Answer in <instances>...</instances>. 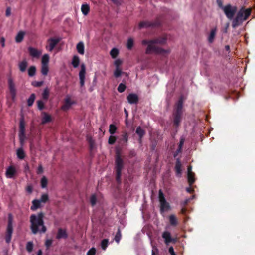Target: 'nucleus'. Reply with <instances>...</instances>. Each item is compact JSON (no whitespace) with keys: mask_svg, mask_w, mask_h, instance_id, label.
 I'll return each instance as SVG.
<instances>
[{"mask_svg":"<svg viewBox=\"0 0 255 255\" xmlns=\"http://www.w3.org/2000/svg\"><path fill=\"white\" fill-rule=\"evenodd\" d=\"M44 213L42 212L37 215L32 214L30 217V229L33 234L37 233H45L47 231V228L44 225L43 221Z\"/></svg>","mask_w":255,"mask_h":255,"instance_id":"f257e3e1","label":"nucleus"},{"mask_svg":"<svg viewBox=\"0 0 255 255\" xmlns=\"http://www.w3.org/2000/svg\"><path fill=\"white\" fill-rule=\"evenodd\" d=\"M251 10L250 8L245 9L242 7L237 12L236 17L233 19L232 26L235 28L241 25L243 22L246 20L251 15Z\"/></svg>","mask_w":255,"mask_h":255,"instance_id":"f03ea898","label":"nucleus"},{"mask_svg":"<svg viewBox=\"0 0 255 255\" xmlns=\"http://www.w3.org/2000/svg\"><path fill=\"white\" fill-rule=\"evenodd\" d=\"M184 98L183 95L179 97V99L176 104L174 111L173 113V123L174 125L178 127L180 124L183 114V102Z\"/></svg>","mask_w":255,"mask_h":255,"instance_id":"7ed1b4c3","label":"nucleus"},{"mask_svg":"<svg viewBox=\"0 0 255 255\" xmlns=\"http://www.w3.org/2000/svg\"><path fill=\"white\" fill-rule=\"evenodd\" d=\"M217 3L219 7L223 10L225 15L229 19L233 20L234 19V17L237 11V7L236 6H232L230 4L223 6L222 0H217Z\"/></svg>","mask_w":255,"mask_h":255,"instance_id":"20e7f679","label":"nucleus"},{"mask_svg":"<svg viewBox=\"0 0 255 255\" xmlns=\"http://www.w3.org/2000/svg\"><path fill=\"white\" fill-rule=\"evenodd\" d=\"M151 40L148 41L146 40H144L142 41L143 45L148 44L146 50V54H149L152 51L158 54H169L170 52V50H165L161 47L153 45L152 42H151Z\"/></svg>","mask_w":255,"mask_h":255,"instance_id":"39448f33","label":"nucleus"},{"mask_svg":"<svg viewBox=\"0 0 255 255\" xmlns=\"http://www.w3.org/2000/svg\"><path fill=\"white\" fill-rule=\"evenodd\" d=\"M124 167V161L121 158L118 152H116L115 157L116 180L118 184L121 183V172Z\"/></svg>","mask_w":255,"mask_h":255,"instance_id":"423d86ee","label":"nucleus"},{"mask_svg":"<svg viewBox=\"0 0 255 255\" xmlns=\"http://www.w3.org/2000/svg\"><path fill=\"white\" fill-rule=\"evenodd\" d=\"M159 201L160 202V211L161 213H163L165 211H167L170 209V206L167 202L164 197V195L162 191L160 189L159 191Z\"/></svg>","mask_w":255,"mask_h":255,"instance_id":"0eeeda50","label":"nucleus"},{"mask_svg":"<svg viewBox=\"0 0 255 255\" xmlns=\"http://www.w3.org/2000/svg\"><path fill=\"white\" fill-rule=\"evenodd\" d=\"M12 220L13 218L11 214H9L6 233L5 238V241L7 243H9L11 239L12 234L13 233Z\"/></svg>","mask_w":255,"mask_h":255,"instance_id":"6e6552de","label":"nucleus"},{"mask_svg":"<svg viewBox=\"0 0 255 255\" xmlns=\"http://www.w3.org/2000/svg\"><path fill=\"white\" fill-rule=\"evenodd\" d=\"M161 22L159 18H157L154 21H143L139 24V28H154L160 26Z\"/></svg>","mask_w":255,"mask_h":255,"instance_id":"1a4fd4ad","label":"nucleus"},{"mask_svg":"<svg viewBox=\"0 0 255 255\" xmlns=\"http://www.w3.org/2000/svg\"><path fill=\"white\" fill-rule=\"evenodd\" d=\"M19 137L20 144L21 145H23L24 141L25 138V122L23 116H22L20 119L19 121Z\"/></svg>","mask_w":255,"mask_h":255,"instance_id":"9d476101","label":"nucleus"},{"mask_svg":"<svg viewBox=\"0 0 255 255\" xmlns=\"http://www.w3.org/2000/svg\"><path fill=\"white\" fill-rule=\"evenodd\" d=\"M61 38L60 37L50 38L47 41V44L46 45V49L49 52L53 51L55 47L61 41Z\"/></svg>","mask_w":255,"mask_h":255,"instance_id":"9b49d317","label":"nucleus"},{"mask_svg":"<svg viewBox=\"0 0 255 255\" xmlns=\"http://www.w3.org/2000/svg\"><path fill=\"white\" fill-rule=\"evenodd\" d=\"M86 74V67L84 63L81 65V69L79 73V77L80 79V84L81 87H83L85 83Z\"/></svg>","mask_w":255,"mask_h":255,"instance_id":"f8f14e48","label":"nucleus"},{"mask_svg":"<svg viewBox=\"0 0 255 255\" xmlns=\"http://www.w3.org/2000/svg\"><path fill=\"white\" fill-rule=\"evenodd\" d=\"M8 88L11 96V98L14 100L16 97V90L15 87V84L11 78L8 79Z\"/></svg>","mask_w":255,"mask_h":255,"instance_id":"ddd939ff","label":"nucleus"},{"mask_svg":"<svg viewBox=\"0 0 255 255\" xmlns=\"http://www.w3.org/2000/svg\"><path fill=\"white\" fill-rule=\"evenodd\" d=\"M162 237L164 239L165 243L168 245L170 243H175L177 241L176 239L171 237V233L168 231H164L162 233Z\"/></svg>","mask_w":255,"mask_h":255,"instance_id":"4468645a","label":"nucleus"},{"mask_svg":"<svg viewBox=\"0 0 255 255\" xmlns=\"http://www.w3.org/2000/svg\"><path fill=\"white\" fill-rule=\"evenodd\" d=\"M127 99L128 102L130 104H136L139 101V98L137 94L134 93H130L127 96Z\"/></svg>","mask_w":255,"mask_h":255,"instance_id":"2eb2a0df","label":"nucleus"},{"mask_svg":"<svg viewBox=\"0 0 255 255\" xmlns=\"http://www.w3.org/2000/svg\"><path fill=\"white\" fill-rule=\"evenodd\" d=\"M28 50L30 55L34 58H39L41 54V51L32 47H28Z\"/></svg>","mask_w":255,"mask_h":255,"instance_id":"dca6fc26","label":"nucleus"},{"mask_svg":"<svg viewBox=\"0 0 255 255\" xmlns=\"http://www.w3.org/2000/svg\"><path fill=\"white\" fill-rule=\"evenodd\" d=\"M67 237L68 234L67 233L66 230L62 228H59L58 230L57 234L56 235V239L59 240L62 238L66 239Z\"/></svg>","mask_w":255,"mask_h":255,"instance_id":"f3484780","label":"nucleus"},{"mask_svg":"<svg viewBox=\"0 0 255 255\" xmlns=\"http://www.w3.org/2000/svg\"><path fill=\"white\" fill-rule=\"evenodd\" d=\"M181 162L179 158L176 159L175 166V169L176 171V175L177 176L180 177L182 173V170H181Z\"/></svg>","mask_w":255,"mask_h":255,"instance_id":"a211bd4d","label":"nucleus"},{"mask_svg":"<svg viewBox=\"0 0 255 255\" xmlns=\"http://www.w3.org/2000/svg\"><path fill=\"white\" fill-rule=\"evenodd\" d=\"M217 32V27L213 28L210 32V33L208 38V41L210 43H212L215 39Z\"/></svg>","mask_w":255,"mask_h":255,"instance_id":"6ab92c4d","label":"nucleus"},{"mask_svg":"<svg viewBox=\"0 0 255 255\" xmlns=\"http://www.w3.org/2000/svg\"><path fill=\"white\" fill-rule=\"evenodd\" d=\"M15 173L16 170L13 166H9L6 171V175L8 178H12Z\"/></svg>","mask_w":255,"mask_h":255,"instance_id":"aec40b11","label":"nucleus"},{"mask_svg":"<svg viewBox=\"0 0 255 255\" xmlns=\"http://www.w3.org/2000/svg\"><path fill=\"white\" fill-rule=\"evenodd\" d=\"M167 38L166 37H159L153 40H152L151 42H152L153 45L154 44H164L166 43Z\"/></svg>","mask_w":255,"mask_h":255,"instance_id":"412c9836","label":"nucleus"},{"mask_svg":"<svg viewBox=\"0 0 255 255\" xmlns=\"http://www.w3.org/2000/svg\"><path fill=\"white\" fill-rule=\"evenodd\" d=\"M32 205L31 206V210L35 211L41 207V202L38 199H34L32 202Z\"/></svg>","mask_w":255,"mask_h":255,"instance_id":"4be33fe9","label":"nucleus"},{"mask_svg":"<svg viewBox=\"0 0 255 255\" xmlns=\"http://www.w3.org/2000/svg\"><path fill=\"white\" fill-rule=\"evenodd\" d=\"M27 66L28 63L25 59L19 62L18 64L19 69L20 71L22 72H24L25 71Z\"/></svg>","mask_w":255,"mask_h":255,"instance_id":"5701e85b","label":"nucleus"},{"mask_svg":"<svg viewBox=\"0 0 255 255\" xmlns=\"http://www.w3.org/2000/svg\"><path fill=\"white\" fill-rule=\"evenodd\" d=\"M136 133L139 137V141H141L142 137L145 134V131L142 129L140 126L138 127L136 130Z\"/></svg>","mask_w":255,"mask_h":255,"instance_id":"b1692460","label":"nucleus"},{"mask_svg":"<svg viewBox=\"0 0 255 255\" xmlns=\"http://www.w3.org/2000/svg\"><path fill=\"white\" fill-rule=\"evenodd\" d=\"M42 114L43 115V117H42L41 120L42 124H45L50 122L51 121V116L48 115L46 112H43Z\"/></svg>","mask_w":255,"mask_h":255,"instance_id":"393cba45","label":"nucleus"},{"mask_svg":"<svg viewBox=\"0 0 255 255\" xmlns=\"http://www.w3.org/2000/svg\"><path fill=\"white\" fill-rule=\"evenodd\" d=\"M77 52L81 55L84 54V45L82 42H79L76 46Z\"/></svg>","mask_w":255,"mask_h":255,"instance_id":"a878e982","label":"nucleus"},{"mask_svg":"<svg viewBox=\"0 0 255 255\" xmlns=\"http://www.w3.org/2000/svg\"><path fill=\"white\" fill-rule=\"evenodd\" d=\"M80 63V59L79 57L77 55H74L73 57L71 64L73 65L74 68H77L78 67Z\"/></svg>","mask_w":255,"mask_h":255,"instance_id":"bb28decb","label":"nucleus"},{"mask_svg":"<svg viewBox=\"0 0 255 255\" xmlns=\"http://www.w3.org/2000/svg\"><path fill=\"white\" fill-rule=\"evenodd\" d=\"M16 154L17 157L20 159H23L25 156L24 151L22 147L17 149Z\"/></svg>","mask_w":255,"mask_h":255,"instance_id":"cd10ccee","label":"nucleus"},{"mask_svg":"<svg viewBox=\"0 0 255 255\" xmlns=\"http://www.w3.org/2000/svg\"><path fill=\"white\" fill-rule=\"evenodd\" d=\"M72 104L70 99L69 98H66L65 99V104L62 106V109L66 110L69 109Z\"/></svg>","mask_w":255,"mask_h":255,"instance_id":"c85d7f7f","label":"nucleus"},{"mask_svg":"<svg viewBox=\"0 0 255 255\" xmlns=\"http://www.w3.org/2000/svg\"><path fill=\"white\" fill-rule=\"evenodd\" d=\"M90 7L88 4H84L82 5L81 11L84 15H87L89 12Z\"/></svg>","mask_w":255,"mask_h":255,"instance_id":"c756f323","label":"nucleus"},{"mask_svg":"<svg viewBox=\"0 0 255 255\" xmlns=\"http://www.w3.org/2000/svg\"><path fill=\"white\" fill-rule=\"evenodd\" d=\"M188 181L190 186H191L195 182L194 173H187Z\"/></svg>","mask_w":255,"mask_h":255,"instance_id":"7c9ffc66","label":"nucleus"},{"mask_svg":"<svg viewBox=\"0 0 255 255\" xmlns=\"http://www.w3.org/2000/svg\"><path fill=\"white\" fill-rule=\"evenodd\" d=\"M49 61V56L47 54H44L41 60L42 65H48V62Z\"/></svg>","mask_w":255,"mask_h":255,"instance_id":"2f4dec72","label":"nucleus"},{"mask_svg":"<svg viewBox=\"0 0 255 255\" xmlns=\"http://www.w3.org/2000/svg\"><path fill=\"white\" fill-rule=\"evenodd\" d=\"M35 95L34 93H32L30 95V97L27 100V105L30 107L31 106L35 100Z\"/></svg>","mask_w":255,"mask_h":255,"instance_id":"473e14b6","label":"nucleus"},{"mask_svg":"<svg viewBox=\"0 0 255 255\" xmlns=\"http://www.w3.org/2000/svg\"><path fill=\"white\" fill-rule=\"evenodd\" d=\"M24 35V32L23 31H20L15 37V41L17 43L21 42L23 39Z\"/></svg>","mask_w":255,"mask_h":255,"instance_id":"72a5a7b5","label":"nucleus"},{"mask_svg":"<svg viewBox=\"0 0 255 255\" xmlns=\"http://www.w3.org/2000/svg\"><path fill=\"white\" fill-rule=\"evenodd\" d=\"M170 223L172 226H176L177 225V220L175 215H171L169 216Z\"/></svg>","mask_w":255,"mask_h":255,"instance_id":"f704fd0d","label":"nucleus"},{"mask_svg":"<svg viewBox=\"0 0 255 255\" xmlns=\"http://www.w3.org/2000/svg\"><path fill=\"white\" fill-rule=\"evenodd\" d=\"M36 73V67L34 66H30L28 69V74L29 76L33 77Z\"/></svg>","mask_w":255,"mask_h":255,"instance_id":"c9c22d12","label":"nucleus"},{"mask_svg":"<svg viewBox=\"0 0 255 255\" xmlns=\"http://www.w3.org/2000/svg\"><path fill=\"white\" fill-rule=\"evenodd\" d=\"M133 43L134 41L133 39L131 38H128L127 43V48L129 50L131 49L133 46Z\"/></svg>","mask_w":255,"mask_h":255,"instance_id":"e433bc0d","label":"nucleus"},{"mask_svg":"<svg viewBox=\"0 0 255 255\" xmlns=\"http://www.w3.org/2000/svg\"><path fill=\"white\" fill-rule=\"evenodd\" d=\"M48 180L45 176H43L41 179V187L42 188H46L47 185Z\"/></svg>","mask_w":255,"mask_h":255,"instance_id":"4c0bfd02","label":"nucleus"},{"mask_svg":"<svg viewBox=\"0 0 255 255\" xmlns=\"http://www.w3.org/2000/svg\"><path fill=\"white\" fill-rule=\"evenodd\" d=\"M49 71L48 65H41V72L42 75H47Z\"/></svg>","mask_w":255,"mask_h":255,"instance_id":"58836bf2","label":"nucleus"},{"mask_svg":"<svg viewBox=\"0 0 255 255\" xmlns=\"http://www.w3.org/2000/svg\"><path fill=\"white\" fill-rule=\"evenodd\" d=\"M119 54V50L116 48H113L110 51V55L113 58L117 57Z\"/></svg>","mask_w":255,"mask_h":255,"instance_id":"ea45409f","label":"nucleus"},{"mask_svg":"<svg viewBox=\"0 0 255 255\" xmlns=\"http://www.w3.org/2000/svg\"><path fill=\"white\" fill-rule=\"evenodd\" d=\"M109 240L107 239H104L101 242V247L104 250H106L108 245Z\"/></svg>","mask_w":255,"mask_h":255,"instance_id":"a19ab883","label":"nucleus"},{"mask_svg":"<svg viewBox=\"0 0 255 255\" xmlns=\"http://www.w3.org/2000/svg\"><path fill=\"white\" fill-rule=\"evenodd\" d=\"M121 238V230L120 228H118L117 232L116 234V235L114 238V240L117 243H119L120 242V240Z\"/></svg>","mask_w":255,"mask_h":255,"instance_id":"79ce46f5","label":"nucleus"},{"mask_svg":"<svg viewBox=\"0 0 255 255\" xmlns=\"http://www.w3.org/2000/svg\"><path fill=\"white\" fill-rule=\"evenodd\" d=\"M33 248V244L32 242L29 241L27 243L26 246V250L29 252L30 253L32 251Z\"/></svg>","mask_w":255,"mask_h":255,"instance_id":"37998d69","label":"nucleus"},{"mask_svg":"<svg viewBox=\"0 0 255 255\" xmlns=\"http://www.w3.org/2000/svg\"><path fill=\"white\" fill-rule=\"evenodd\" d=\"M49 200L48 195L47 194H43L41 195V198L39 199L40 202L46 203Z\"/></svg>","mask_w":255,"mask_h":255,"instance_id":"c03bdc74","label":"nucleus"},{"mask_svg":"<svg viewBox=\"0 0 255 255\" xmlns=\"http://www.w3.org/2000/svg\"><path fill=\"white\" fill-rule=\"evenodd\" d=\"M117 130V128L115 125L111 124L109 126V132L110 134H113L115 133Z\"/></svg>","mask_w":255,"mask_h":255,"instance_id":"a18cd8bd","label":"nucleus"},{"mask_svg":"<svg viewBox=\"0 0 255 255\" xmlns=\"http://www.w3.org/2000/svg\"><path fill=\"white\" fill-rule=\"evenodd\" d=\"M126 88V85L123 83H120L117 88V90L120 93L123 92Z\"/></svg>","mask_w":255,"mask_h":255,"instance_id":"49530a36","label":"nucleus"},{"mask_svg":"<svg viewBox=\"0 0 255 255\" xmlns=\"http://www.w3.org/2000/svg\"><path fill=\"white\" fill-rule=\"evenodd\" d=\"M185 141V139L183 137L181 138L178 146V152H181L182 150V147Z\"/></svg>","mask_w":255,"mask_h":255,"instance_id":"de8ad7c7","label":"nucleus"},{"mask_svg":"<svg viewBox=\"0 0 255 255\" xmlns=\"http://www.w3.org/2000/svg\"><path fill=\"white\" fill-rule=\"evenodd\" d=\"M38 109L42 110L44 108V103L42 100H38L37 101Z\"/></svg>","mask_w":255,"mask_h":255,"instance_id":"09e8293b","label":"nucleus"},{"mask_svg":"<svg viewBox=\"0 0 255 255\" xmlns=\"http://www.w3.org/2000/svg\"><path fill=\"white\" fill-rule=\"evenodd\" d=\"M49 96V91L47 89H45L42 93V98L44 100H47Z\"/></svg>","mask_w":255,"mask_h":255,"instance_id":"8fccbe9b","label":"nucleus"},{"mask_svg":"<svg viewBox=\"0 0 255 255\" xmlns=\"http://www.w3.org/2000/svg\"><path fill=\"white\" fill-rule=\"evenodd\" d=\"M97 201L96 196L95 195H92L90 197V203L92 206H94L96 204Z\"/></svg>","mask_w":255,"mask_h":255,"instance_id":"3c124183","label":"nucleus"},{"mask_svg":"<svg viewBox=\"0 0 255 255\" xmlns=\"http://www.w3.org/2000/svg\"><path fill=\"white\" fill-rule=\"evenodd\" d=\"M116 140V138L115 136H110L108 139V143L112 145L115 143Z\"/></svg>","mask_w":255,"mask_h":255,"instance_id":"603ef678","label":"nucleus"},{"mask_svg":"<svg viewBox=\"0 0 255 255\" xmlns=\"http://www.w3.org/2000/svg\"><path fill=\"white\" fill-rule=\"evenodd\" d=\"M157 145V141L156 140H152L151 141L150 148L151 150L154 151L155 150L156 147Z\"/></svg>","mask_w":255,"mask_h":255,"instance_id":"864d4df0","label":"nucleus"},{"mask_svg":"<svg viewBox=\"0 0 255 255\" xmlns=\"http://www.w3.org/2000/svg\"><path fill=\"white\" fill-rule=\"evenodd\" d=\"M43 81H33L32 85L35 87H39L43 84Z\"/></svg>","mask_w":255,"mask_h":255,"instance_id":"5fc2aeb1","label":"nucleus"},{"mask_svg":"<svg viewBox=\"0 0 255 255\" xmlns=\"http://www.w3.org/2000/svg\"><path fill=\"white\" fill-rule=\"evenodd\" d=\"M96 254V249L95 248L93 247L91 248L87 252V255H95Z\"/></svg>","mask_w":255,"mask_h":255,"instance_id":"6e6d98bb","label":"nucleus"},{"mask_svg":"<svg viewBox=\"0 0 255 255\" xmlns=\"http://www.w3.org/2000/svg\"><path fill=\"white\" fill-rule=\"evenodd\" d=\"M128 135L127 132H124L122 134V140L125 142H127L128 141Z\"/></svg>","mask_w":255,"mask_h":255,"instance_id":"4d7b16f0","label":"nucleus"},{"mask_svg":"<svg viewBox=\"0 0 255 255\" xmlns=\"http://www.w3.org/2000/svg\"><path fill=\"white\" fill-rule=\"evenodd\" d=\"M26 192L29 194H31L33 191V186L31 184L28 185L26 188Z\"/></svg>","mask_w":255,"mask_h":255,"instance_id":"13d9d810","label":"nucleus"},{"mask_svg":"<svg viewBox=\"0 0 255 255\" xmlns=\"http://www.w3.org/2000/svg\"><path fill=\"white\" fill-rule=\"evenodd\" d=\"M122 71L119 68H116V70L114 72V76L116 77H119L121 75Z\"/></svg>","mask_w":255,"mask_h":255,"instance_id":"bf43d9fd","label":"nucleus"},{"mask_svg":"<svg viewBox=\"0 0 255 255\" xmlns=\"http://www.w3.org/2000/svg\"><path fill=\"white\" fill-rule=\"evenodd\" d=\"M52 241L50 239L46 240L45 245L47 247V248H49L52 245Z\"/></svg>","mask_w":255,"mask_h":255,"instance_id":"052dcab7","label":"nucleus"},{"mask_svg":"<svg viewBox=\"0 0 255 255\" xmlns=\"http://www.w3.org/2000/svg\"><path fill=\"white\" fill-rule=\"evenodd\" d=\"M122 64V61L120 59H117L114 62V64L116 68H119V66Z\"/></svg>","mask_w":255,"mask_h":255,"instance_id":"680f3d73","label":"nucleus"},{"mask_svg":"<svg viewBox=\"0 0 255 255\" xmlns=\"http://www.w3.org/2000/svg\"><path fill=\"white\" fill-rule=\"evenodd\" d=\"M89 145H90V149L91 150H92L94 147V142L92 139H90L89 140Z\"/></svg>","mask_w":255,"mask_h":255,"instance_id":"e2e57ef3","label":"nucleus"},{"mask_svg":"<svg viewBox=\"0 0 255 255\" xmlns=\"http://www.w3.org/2000/svg\"><path fill=\"white\" fill-rule=\"evenodd\" d=\"M169 252L171 254V255H176V254H175V253L174 251V248L172 246H171L169 247Z\"/></svg>","mask_w":255,"mask_h":255,"instance_id":"0e129e2a","label":"nucleus"},{"mask_svg":"<svg viewBox=\"0 0 255 255\" xmlns=\"http://www.w3.org/2000/svg\"><path fill=\"white\" fill-rule=\"evenodd\" d=\"M43 172V167L41 165H40L38 166V169L37 171V174H40V173H42Z\"/></svg>","mask_w":255,"mask_h":255,"instance_id":"69168bd1","label":"nucleus"},{"mask_svg":"<svg viewBox=\"0 0 255 255\" xmlns=\"http://www.w3.org/2000/svg\"><path fill=\"white\" fill-rule=\"evenodd\" d=\"M10 13H11V9H10V7H7L6 8V12H5V15L6 16H9L10 15Z\"/></svg>","mask_w":255,"mask_h":255,"instance_id":"338daca9","label":"nucleus"},{"mask_svg":"<svg viewBox=\"0 0 255 255\" xmlns=\"http://www.w3.org/2000/svg\"><path fill=\"white\" fill-rule=\"evenodd\" d=\"M0 43L1 44V46L2 47H4V42H5V39L4 38V37H1L0 38Z\"/></svg>","mask_w":255,"mask_h":255,"instance_id":"774afa93","label":"nucleus"}]
</instances>
